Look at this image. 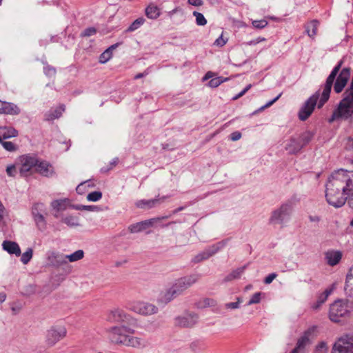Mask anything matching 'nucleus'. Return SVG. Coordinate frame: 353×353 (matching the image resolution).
<instances>
[{
  "mask_svg": "<svg viewBox=\"0 0 353 353\" xmlns=\"http://www.w3.org/2000/svg\"><path fill=\"white\" fill-rule=\"evenodd\" d=\"M343 63V60L341 59L332 69L326 79L321 97L319 90L316 91L301 107L298 112V117L301 121L307 120L312 114L316 105L319 109L324 105L330 99L332 86L336 94H339L343 90L350 79L351 69L349 67H345L341 70Z\"/></svg>",
  "mask_w": 353,
  "mask_h": 353,
  "instance_id": "nucleus-1",
  "label": "nucleus"
},
{
  "mask_svg": "<svg viewBox=\"0 0 353 353\" xmlns=\"http://www.w3.org/2000/svg\"><path fill=\"white\" fill-rule=\"evenodd\" d=\"M352 179L349 172L343 169L332 174L326 183L325 198L327 203L334 208H341L346 202L347 191H351Z\"/></svg>",
  "mask_w": 353,
  "mask_h": 353,
  "instance_id": "nucleus-2",
  "label": "nucleus"
},
{
  "mask_svg": "<svg viewBox=\"0 0 353 353\" xmlns=\"http://www.w3.org/2000/svg\"><path fill=\"white\" fill-rule=\"evenodd\" d=\"M199 279L200 276L199 274H192L177 279L172 286L165 292L163 296V300L166 303L171 301L182 294L187 289L196 283Z\"/></svg>",
  "mask_w": 353,
  "mask_h": 353,
  "instance_id": "nucleus-3",
  "label": "nucleus"
},
{
  "mask_svg": "<svg viewBox=\"0 0 353 353\" xmlns=\"http://www.w3.org/2000/svg\"><path fill=\"white\" fill-rule=\"evenodd\" d=\"M352 306L347 300H337L330 307V319L335 323L342 322L351 316Z\"/></svg>",
  "mask_w": 353,
  "mask_h": 353,
  "instance_id": "nucleus-4",
  "label": "nucleus"
},
{
  "mask_svg": "<svg viewBox=\"0 0 353 353\" xmlns=\"http://www.w3.org/2000/svg\"><path fill=\"white\" fill-rule=\"evenodd\" d=\"M313 137V133L310 131H305L297 137H292L285 148L290 154H297L312 141Z\"/></svg>",
  "mask_w": 353,
  "mask_h": 353,
  "instance_id": "nucleus-5",
  "label": "nucleus"
},
{
  "mask_svg": "<svg viewBox=\"0 0 353 353\" xmlns=\"http://www.w3.org/2000/svg\"><path fill=\"white\" fill-rule=\"evenodd\" d=\"M292 212V204L288 201L283 203L281 206L274 210L270 217L269 223L283 225L290 219Z\"/></svg>",
  "mask_w": 353,
  "mask_h": 353,
  "instance_id": "nucleus-6",
  "label": "nucleus"
},
{
  "mask_svg": "<svg viewBox=\"0 0 353 353\" xmlns=\"http://www.w3.org/2000/svg\"><path fill=\"white\" fill-rule=\"evenodd\" d=\"M134 330L126 326H114L108 331V338L110 341L117 345H124L128 334H133Z\"/></svg>",
  "mask_w": 353,
  "mask_h": 353,
  "instance_id": "nucleus-7",
  "label": "nucleus"
},
{
  "mask_svg": "<svg viewBox=\"0 0 353 353\" xmlns=\"http://www.w3.org/2000/svg\"><path fill=\"white\" fill-rule=\"evenodd\" d=\"M32 215L39 230L43 232L47 228L45 214H47L46 208L43 203H36L32 207Z\"/></svg>",
  "mask_w": 353,
  "mask_h": 353,
  "instance_id": "nucleus-8",
  "label": "nucleus"
},
{
  "mask_svg": "<svg viewBox=\"0 0 353 353\" xmlns=\"http://www.w3.org/2000/svg\"><path fill=\"white\" fill-rule=\"evenodd\" d=\"M66 334L67 330L64 326H52L47 332L46 342L49 345L52 346L55 345L58 341L63 339L66 336Z\"/></svg>",
  "mask_w": 353,
  "mask_h": 353,
  "instance_id": "nucleus-9",
  "label": "nucleus"
},
{
  "mask_svg": "<svg viewBox=\"0 0 353 353\" xmlns=\"http://www.w3.org/2000/svg\"><path fill=\"white\" fill-rule=\"evenodd\" d=\"M225 243L223 241L218 242L206 248L203 252L197 254L192 259V261L194 263H199L204 260H207L216 253H217L221 248L225 246Z\"/></svg>",
  "mask_w": 353,
  "mask_h": 353,
  "instance_id": "nucleus-10",
  "label": "nucleus"
},
{
  "mask_svg": "<svg viewBox=\"0 0 353 353\" xmlns=\"http://www.w3.org/2000/svg\"><path fill=\"white\" fill-rule=\"evenodd\" d=\"M20 162L19 173L21 176H26L33 168L36 169L39 160L35 156L26 154L20 157Z\"/></svg>",
  "mask_w": 353,
  "mask_h": 353,
  "instance_id": "nucleus-11",
  "label": "nucleus"
},
{
  "mask_svg": "<svg viewBox=\"0 0 353 353\" xmlns=\"http://www.w3.org/2000/svg\"><path fill=\"white\" fill-rule=\"evenodd\" d=\"M47 265L58 268L68 263L65 261V254L57 252L50 250L46 253Z\"/></svg>",
  "mask_w": 353,
  "mask_h": 353,
  "instance_id": "nucleus-12",
  "label": "nucleus"
},
{
  "mask_svg": "<svg viewBox=\"0 0 353 353\" xmlns=\"http://www.w3.org/2000/svg\"><path fill=\"white\" fill-rule=\"evenodd\" d=\"M199 316L196 314L190 312L179 316L175 319L176 325L182 327H191L198 322Z\"/></svg>",
  "mask_w": 353,
  "mask_h": 353,
  "instance_id": "nucleus-13",
  "label": "nucleus"
},
{
  "mask_svg": "<svg viewBox=\"0 0 353 353\" xmlns=\"http://www.w3.org/2000/svg\"><path fill=\"white\" fill-rule=\"evenodd\" d=\"M132 310L135 312L142 315H151L156 314L158 312V308L157 306L152 303L145 302L135 303L132 305Z\"/></svg>",
  "mask_w": 353,
  "mask_h": 353,
  "instance_id": "nucleus-14",
  "label": "nucleus"
},
{
  "mask_svg": "<svg viewBox=\"0 0 353 353\" xmlns=\"http://www.w3.org/2000/svg\"><path fill=\"white\" fill-rule=\"evenodd\" d=\"M168 218V216L159 217L156 219H150L148 220H145L143 221L138 222L134 224L130 225L128 227V230L131 233H137L140 232L146 228L152 226L154 222L160 221L161 219Z\"/></svg>",
  "mask_w": 353,
  "mask_h": 353,
  "instance_id": "nucleus-15",
  "label": "nucleus"
},
{
  "mask_svg": "<svg viewBox=\"0 0 353 353\" xmlns=\"http://www.w3.org/2000/svg\"><path fill=\"white\" fill-rule=\"evenodd\" d=\"M315 327H312L304 332L303 334L298 339L296 345L290 353H298L303 350L310 343V336L314 332Z\"/></svg>",
  "mask_w": 353,
  "mask_h": 353,
  "instance_id": "nucleus-16",
  "label": "nucleus"
},
{
  "mask_svg": "<svg viewBox=\"0 0 353 353\" xmlns=\"http://www.w3.org/2000/svg\"><path fill=\"white\" fill-rule=\"evenodd\" d=\"M325 260L330 266L337 265L342 258V252L339 250H329L324 254Z\"/></svg>",
  "mask_w": 353,
  "mask_h": 353,
  "instance_id": "nucleus-17",
  "label": "nucleus"
},
{
  "mask_svg": "<svg viewBox=\"0 0 353 353\" xmlns=\"http://www.w3.org/2000/svg\"><path fill=\"white\" fill-rule=\"evenodd\" d=\"M331 353H352L345 336L339 338L334 343Z\"/></svg>",
  "mask_w": 353,
  "mask_h": 353,
  "instance_id": "nucleus-18",
  "label": "nucleus"
},
{
  "mask_svg": "<svg viewBox=\"0 0 353 353\" xmlns=\"http://www.w3.org/2000/svg\"><path fill=\"white\" fill-rule=\"evenodd\" d=\"M123 345L141 349L146 347L147 342L143 338L133 336L128 334Z\"/></svg>",
  "mask_w": 353,
  "mask_h": 353,
  "instance_id": "nucleus-19",
  "label": "nucleus"
},
{
  "mask_svg": "<svg viewBox=\"0 0 353 353\" xmlns=\"http://www.w3.org/2000/svg\"><path fill=\"white\" fill-rule=\"evenodd\" d=\"M36 171L42 176L47 177L52 176L54 173L52 165L46 161H39L36 167Z\"/></svg>",
  "mask_w": 353,
  "mask_h": 353,
  "instance_id": "nucleus-20",
  "label": "nucleus"
},
{
  "mask_svg": "<svg viewBox=\"0 0 353 353\" xmlns=\"http://www.w3.org/2000/svg\"><path fill=\"white\" fill-rule=\"evenodd\" d=\"M19 112L20 109L15 104L0 100V114L17 115Z\"/></svg>",
  "mask_w": 353,
  "mask_h": 353,
  "instance_id": "nucleus-21",
  "label": "nucleus"
},
{
  "mask_svg": "<svg viewBox=\"0 0 353 353\" xmlns=\"http://www.w3.org/2000/svg\"><path fill=\"white\" fill-rule=\"evenodd\" d=\"M145 16L150 19H158L161 14V8L157 6L154 3H150L145 9Z\"/></svg>",
  "mask_w": 353,
  "mask_h": 353,
  "instance_id": "nucleus-22",
  "label": "nucleus"
},
{
  "mask_svg": "<svg viewBox=\"0 0 353 353\" xmlns=\"http://www.w3.org/2000/svg\"><path fill=\"white\" fill-rule=\"evenodd\" d=\"M166 198V196H163L161 198L157 197L150 200H141L137 202V206L141 208H152L163 202Z\"/></svg>",
  "mask_w": 353,
  "mask_h": 353,
  "instance_id": "nucleus-23",
  "label": "nucleus"
},
{
  "mask_svg": "<svg viewBox=\"0 0 353 353\" xmlns=\"http://www.w3.org/2000/svg\"><path fill=\"white\" fill-rule=\"evenodd\" d=\"M2 246L3 250L7 251L9 254H15L17 256L21 255V249L16 242L4 241Z\"/></svg>",
  "mask_w": 353,
  "mask_h": 353,
  "instance_id": "nucleus-24",
  "label": "nucleus"
},
{
  "mask_svg": "<svg viewBox=\"0 0 353 353\" xmlns=\"http://www.w3.org/2000/svg\"><path fill=\"white\" fill-rule=\"evenodd\" d=\"M129 316L121 309H115L111 311L109 319L115 322H124L128 321Z\"/></svg>",
  "mask_w": 353,
  "mask_h": 353,
  "instance_id": "nucleus-25",
  "label": "nucleus"
},
{
  "mask_svg": "<svg viewBox=\"0 0 353 353\" xmlns=\"http://www.w3.org/2000/svg\"><path fill=\"white\" fill-rule=\"evenodd\" d=\"M65 111V105H60L55 109H51L45 114V119L46 121H53L56 119H59L62 113Z\"/></svg>",
  "mask_w": 353,
  "mask_h": 353,
  "instance_id": "nucleus-26",
  "label": "nucleus"
},
{
  "mask_svg": "<svg viewBox=\"0 0 353 353\" xmlns=\"http://www.w3.org/2000/svg\"><path fill=\"white\" fill-rule=\"evenodd\" d=\"M70 201L68 199H56L51 202L50 206L57 212H62L68 208Z\"/></svg>",
  "mask_w": 353,
  "mask_h": 353,
  "instance_id": "nucleus-27",
  "label": "nucleus"
},
{
  "mask_svg": "<svg viewBox=\"0 0 353 353\" xmlns=\"http://www.w3.org/2000/svg\"><path fill=\"white\" fill-rule=\"evenodd\" d=\"M119 43L113 44L108 48L103 53H101L99 59V62L101 63H105L108 62L112 57L113 50H115L119 46Z\"/></svg>",
  "mask_w": 353,
  "mask_h": 353,
  "instance_id": "nucleus-28",
  "label": "nucleus"
},
{
  "mask_svg": "<svg viewBox=\"0 0 353 353\" xmlns=\"http://www.w3.org/2000/svg\"><path fill=\"white\" fill-rule=\"evenodd\" d=\"M344 290L346 296L353 301V276L350 272L346 276Z\"/></svg>",
  "mask_w": 353,
  "mask_h": 353,
  "instance_id": "nucleus-29",
  "label": "nucleus"
},
{
  "mask_svg": "<svg viewBox=\"0 0 353 353\" xmlns=\"http://www.w3.org/2000/svg\"><path fill=\"white\" fill-rule=\"evenodd\" d=\"M247 267H248V264L233 270L231 273H230L228 275H227L224 278L223 281L229 282L234 279L240 278V276L244 272V271L247 268Z\"/></svg>",
  "mask_w": 353,
  "mask_h": 353,
  "instance_id": "nucleus-30",
  "label": "nucleus"
},
{
  "mask_svg": "<svg viewBox=\"0 0 353 353\" xmlns=\"http://www.w3.org/2000/svg\"><path fill=\"white\" fill-rule=\"evenodd\" d=\"M319 24V21L314 19L305 26V32L310 37L314 38L316 34V30Z\"/></svg>",
  "mask_w": 353,
  "mask_h": 353,
  "instance_id": "nucleus-31",
  "label": "nucleus"
},
{
  "mask_svg": "<svg viewBox=\"0 0 353 353\" xmlns=\"http://www.w3.org/2000/svg\"><path fill=\"white\" fill-rule=\"evenodd\" d=\"M17 135L18 132L13 128H0V141H1L2 139L15 137Z\"/></svg>",
  "mask_w": 353,
  "mask_h": 353,
  "instance_id": "nucleus-32",
  "label": "nucleus"
},
{
  "mask_svg": "<svg viewBox=\"0 0 353 353\" xmlns=\"http://www.w3.org/2000/svg\"><path fill=\"white\" fill-rule=\"evenodd\" d=\"M84 252L82 250H78L71 254L65 255V261L70 262L77 261L83 258Z\"/></svg>",
  "mask_w": 353,
  "mask_h": 353,
  "instance_id": "nucleus-33",
  "label": "nucleus"
},
{
  "mask_svg": "<svg viewBox=\"0 0 353 353\" xmlns=\"http://www.w3.org/2000/svg\"><path fill=\"white\" fill-rule=\"evenodd\" d=\"M145 21L143 17H139L134 20L125 30L126 32H134L139 29Z\"/></svg>",
  "mask_w": 353,
  "mask_h": 353,
  "instance_id": "nucleus-34",
  "label": "nucleus"
},
{
  "mask_svg": "<svg viewBox=\"0 0 353 353\" xmlns=\"http://www.w3.org/2000/svg\"><path fill=\"white\" fill-rule=\"evenodd\" d=\"M62 222L65 223L68 226L70 227H77L79 226V219L76 216H68L62 219Z\"/></svg>",
  "mask_w": 353,
  "mask_h": 353,
  "instance_id": "nucleus-35",
  "label": "nucleus"
},
{
  "mask_svg": "<svg viewBox=\"0 0 353 353\" xmlns=\"http://www.w3.org/2000/svg\"><path fill=\"white\" fill-rule=\"evenodd\" d=\"M216 302L215 300L210 298H205L199 302L198 307L201 308L206 307H214L216 305Z\"/></svg>",
  "mask_w": 353,
  "mask_h": 353,
  "instance_id": "nucleus-36",
  "label": "nucleus"
},
{
  "mask_svg": "<svg viewBox=\"0 0 353 353\" xmlns=\"http://www.w3.org/2000/svg\"><path fill=\"white\" fill-rule=\"evenodd\" d=\"M33 250L32 248H29L28 250L22 254L21 257V261L23 264H27L31 260L32 257Z\"/></svg>",
  "mask_w": 353,
  "mask_h": 353,
  "instance_id": "nucleus-37",
  "label": "nucleus"
},
{
  "mask_svg": "<svg viewBox=\"0 0 353 353\" xmlns=\"http://www.w3.org/2000/svg\"><path fill=\"white\" fill-rule=\"evenodd\" d=\"M193 15L196 17V23L198 26H205L207 23V20L201 12L194 11Z\"/></svg>",
  "mask_w": 353,
  "mask_h": 353,
  "instance_id": "nucleus-38",
  "label": "nucleus"
},
{
  "mask_svg": "<svg viewBox=\"0 0 353 353\" xmlns=\"http://www.w3.org/2000/svg\"><path fill=\"white\" fill-rule=\"evenodd\" d=\"M5 139H2L1 141H0V143L2 145L3 148L9 152H13L15 151L17 149V147L15 144H14L11 141H6Z\"/></svg>",
  "mask_w": 353,
  "mask_h": 353,
  "instance_id": "nucleus-39",
  "label": "nucleus"
},
{
  "mask_svg": "<svg viewBox=\"0 0 353 353\" xmlns=\"http://www.w3.org/2000/svg\"><path fill=\"white\" fill-rule=\"evenodd\" d=\"M102 197V193L100 191H94L90 193H89L87 195V199L89 201H97L99 199H101Z\"/></svg>",
  "mask_w": 353,
  "mask_h": 353,
  "instance_id": "nucleus-40",
  "label": "nucleus"
},
{
  "mask_svg": "<svg viewBox=\"0 0 353 353\" xmlns=\"http://www.w3.org/2000/svg\"><path fill=\"white\" fill-rule=\"evenodd\" d=\"M226 80H227V79H223L221 77H218L212 79L208 82V85L211 88H216Z\"/></svg>",
  "mask_w": 353,
  "mask_h": 353,
  "instance_id": "nucleus-41",
  "label": "nucleus"
},
{
  "mask_svg": "<svg viewBox=\"0 0 353 353\" xmlns=\"http://www.w3.org/2000/svg\"><path fill=\"white\" fill-rule=\"evenodd\" d=\"M327 343L324 341H321L316 346L314 353H327Z\"/></svg>",
  "mask_w": 353,
  "mask_h": 353,
  "instance_id": "nucleus-42",
  "label": "nucleus"
},
{
  "mask_svg": "<svg viewBox=\"0 0 353 353\" xmlns=\"http://www.w3.org/2000/svg\"><path fill=\"white\" fill-rule=\"evenodd\" d=\"M43 71L45 74L50 77H54L56 74V69L49 65H47L43 68Z\"/></svg>",
  "mask_w": 353,
  "mask_h": 353,
  "instance_id": "nucleus-43",
  "label": "nucleus"
},
{
  "mask_svg": "<svg viewBox=\"0 0 353 353\" xmlns=\"http://www.w3.org/2000/svg\"><path fill=\"white\" fill-rule=\"evenodd\" d=\"M268 21L265 19L254 20L252 21V26L257 29H262L267 26Z\"/></svg>",
  "mask_w": 353,
  "mask_h": 353,
  "instance_id": "nucleus-44",
  "label": "nucleus"
},
{
  "mask_svg": "<svg viewBox=\"0 0 353 353\" xmlns=\"http://www.w3.org/2000/svg\"><path fill=\"white\" fill-rule=\"evenodd\" d=\"M261 292L254 293L248 303V305L259 303L261 301Z\"/></svg>",
  "mask_w": 353,
  "mask_h": 353,
  "instance_id": "nucleus-45",
  "label": "nucleus"
},
{
  "mask_svg": "<svg viewBox=\"0 0 353 353\" xmlns=\"http://www.w3.org/2000/svg\"><path fill=\"white\" fill-rule=\"evenodd\" d=\"M236 302L227 303L225 307L228 309H237L239 307L240 303L242 302L241 299L238 297Z\"/></svg>",
  "mask_w": 353,
  "mask_h": 353,
  "instance_id": "nucleus-46",
  "label": "nucleus"
},
{
  "mask_svg": "<svg viewBox=\"0 0 353 353\" xmlns=\"http://www.w3.org/2000/svg\"><path fill=\"white\" fill-rule=\"evenodd\" d=\"M96 32H97L96 28H94L93 27H90V28L85 29L83 30V32H82L81 36L82 37H90V36L95 34Z\"/></svg>",
  "mask_w": 353,
  "mask_h": 353,
  "instance_id": "nucleus-47",
  "label": "nucleus"
},
{
  "mask_svg": "<svg viewBox=\"0 0 353 353\" xmlns=\"http://www.w3.org/2000/svg\"><path fill=\"white\" fill-rule=\"evenodd\" d=\"M6 173L9 176H15L17 173V168L14 165H10L6 168Z\"/></svg>",
  "mask_w": 353,
  "mask_h": 353,
  "instance_id": "nucleus-48",
  "label": "nucleus"
},
{
  "mask_svg": "<svg viewBox=\"0 0 353 353\" xmlns=\"http://www.w3.org/2000/svg\"><path fill=\"white\" fill-rule=\"evenodd\" d=\"M351 191H347L348 192L346 193L345 196L347 197V203L349 206L351 208H353V185L350 187Z\"/></svg>",
  "mask_w": 353,
  "mask_h": 353,
  "instance_id": "nucleus-49",
  "label": "nucleus"
},
{
  "mask_svg": "<svg viewBox=\"0 0 353 353\" xmlns=\"http://www.w3.org/2000/svg\"><path fill=\"white\" fill-rule=\"evenodd\" d=\"M282 95V93H280L277 97H276L274 99H273L272 100L270 101L269 102H268L265 105H264L263 106H262L259 110H264L265 108H267L270 106H271L273 103H274Z\"/></svg>",
  "mask_w": 353,
  "mask_h": 353,
  "instance_id": "nucleus-50",
  "label": "nucleus"
},
{
  "mask_svg": "<svg viewBox=\"0 0 353 353\" xmlns=\"http://www.w3.org/2000/svg\"><path fill=\"white\" fill-rule=\"evenodd\" d=\"M277 276V274L276 273H271L268 274L264 279V283L265 284H270L271 283L274 279H276Z\"/></svg>",
  "mask_w": 353,
  "mask_h": 353,
  "instance_id": "nucleus-51",
  "label": "nucleus"
},
{
  "mask_svg": "<svg viewBox=\"0 0 353 353\" xmlns=\"http://www.w3.org/2000/svg\"><path fill=\"white\" fill-rule=\"evenodd\" d=\"M74 208L76 210H94L98 209V208L94 205L74 206Z\"/></svg>",
  "mask_w": 353,
  "mask_h": 353,
  "instance_id": "nucleus-52",
  "label": "nucleus"
},
{
  "mask_svg": "<svg viewBox=\"0 0 353 353\" xmlns=\"http://www.w3.org/2000/svg\"><path fill=\"white\" fill-rule=\"evenodd\" d=\"M251 84L248 85L241 92H240L237 95L234 97L233 99L236 100L243 96L251 88Z\"/></svg>",
  "mask_w": 353,
  "mask_h": 353,
  "instance_id": "nucleus-53",
  "label": "nucleus"
},
{
  "mask_svg": "<svg viewBox=\"0 0 353 353\" xmlns=\"http://www.w3.org/2000/svg\"><path fill=\"white\" fill-rule=\"evenodd\" d=\"M227 42V39H224L223 36L221 35L218 39H216L214 44L217 46H223Z\"/></svg>",
  "mask_w": 353,
  "mask_h": 353,
  "instance_id": "nucleus-54",
  "label": "nucleus"
},
{
  "mask_svg": "<svg viewBox=\"0 0 353 353\" xmlns=\"http://www.w3.org/2000/svg\"><path fill=\"white\" fill-rule=\"evenodd\" d=\"M327 299V297L326 296V295H324L323 293L319 295V296L318 297L317 305L315 307L317 308L321 304L325 303Z\"/></svg>",
  "mask_w": 353,
  "mask_h": 353,
  "instance_id": "nucleus-55",
  "label": "nucleus"
},
{
  "mask_svg": "<svg viewBox=\"0 0 353 353\" xmlns=\"http://www.w3.org/2000/svg\"><path fill=\"white\" fill-rule=\"evenodd\" d=\"M241 138V133L239 131H235L230 134V139L233 141L239 140Z\"/></svg>",
  "mask_w": 353,
  "mask_h": 353,
  "instance_id": "nucleus-56",
  "label": "nucleus"
},
{
  "mask_svg": "<svg viewBox=\"0 0 353 353\" xmlns=\"http://www.w3.org/2000/svg\"><path fill=\"white\" fill-rule=\"evenodd\" d=\"M335 288L336 284L333 283L330 287L325 290V291L323 293L324 295H326V296L328 297Z\"/></svg>",
  "mask_w": 353,
  "mask_h": 353,
  "instance_id": "nucleus-57",
  "label": "nucleus"
},
{
  "mask_svg": "<svg viewBox=\"0 0 353 353\" xmlns=\"http://www.w3.org/2000/svg\"><path fill=\"white\" fill-rule=\"evenodd\" d=\"M188 2L194 6H201L203 4V0H188Z\"/></svg>",
  "mask_w": 353,
  "mask_h": 353,
  "instance_id": "nucleus-58",
  "label": "nucleus"
},
{
  "mask_svg": "<svg viewBox=\"0 0 353 353\" xmlns=\"http://www.w3.org/2000/svg\"><path fill=\"white\" fill-rule=\"evenodd\" d=\"M346 341L348 343L349 348L353 353V336H345Z\"/></svg>",
  "mask_w": 353,
  "mask_h": 353,
  "instance_id": "nucleus-59",
  "label": "nucleus"
},
{
  "mask_svg": "<svg viewBox=\"0 0 353 353\" xmlns=\"http://www.w3.org/2000/svg\"><path fill=\"white\" fill-rule=\"evenodd\" d=\"M265 38L259 37V38H257L256 39H254V40H252V41H249L248 43V44L250 45V46L256 45V44L260 43L261 41H265Z\"/></svg>",
  "mask_w": 353,
  "mask_h": 353,
  "instance_id": "nucleus-60",
  "label": "nucleus"
},
{
  "mask_svg": "<svg viewBox=\"0 0 353 353\" xmlns=\"http://www.w3.org/2000/svg\"><path fill=\"white\" fill-rule=\"evenodd\" d=\"M179 7H176L174 9L169 11V12H167V15L169 18L172 19V16L176 13L179 10Z\"/></svg>",
  "mask_w": 353,
  "mask_h": 353,
  "instance_id": "nucleus-61",
  "label": "nucleus"
},
{
  "mask_svg": "<svg viewBox=\"0 0 353 353\" xmlns=\"http://www.w3.org/2000/svg\"><path fill=\"white\" fill-rule=\"evenodd\" d=\"M4 211H5V208H4L3 205L2 204L1 201H0V220H1L3 218Z\"/></svg>",
  "mask_w": 353,
  "mask_h": 353,
  "instance_id": "nucleus-62",
  "label": "nucleus"
},
{
  "mask_svg": "<svg viewBox=\"0 0 353 353\" xmlns=\"http://www.w3.org/2000/svg\"><path fill=\"white\" fill-rule=\"evenodd\" d=\"M148 72H142V73H139L137 74V75L134 76V79H141L143 77H145L146 75H148Z\"/></svg>",
  "mask_w": 353,
  "mask_h": 353,
  "instance_id": "nucleus-63",
  "label": "nucleus"
},
{
  "mask_svg": "<svg viewBox=\"0 0 353 353\" xmlns=\"http://www.w3.org/2000/svg\"><path fill=\"white\" fill-rule=\"evenodd\" d=\"M309 219L311 222H319L320 218L318 216H310Z\"/></svg>",
  "mask_w": 353,
  "mask_h": 353,
  "instance_id": "nucleus-64",
  "label": "nucleus"
}]
</instances>
